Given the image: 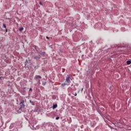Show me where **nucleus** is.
I'll list each match as a JSON object with an SVG mask.
<instances>
[{
  "mask_svg": "<svg viewBox=\"0 0 131 131\" xmlns=\"http://www.w3.org/2000/svg\"><path fill=\"white\" fill-rule=\"evenodd\" d=\"M20 107L18 109V112L21 113V111H22V108H24L25 107V104H24V100H22L20 102Z\"/></svg>",
  "mask_w": 131,
  "mask_h": 131,
  "instance_id": "1",
  "label": "nucleus"
},
{
  "mask_svg": "<svg viewBox=\"0 0 131 131\" xmlns=\"http://www.w3.org/2000/svg\"><path fill=\"white\" fill-rule=\"evenodd\" d=\"M35 80H37L38 81V84H40V79H41V76L40 75H36L35 77Z\"/></svg>",
  "mask_w": 131,
  "mask_h": 131,
  "instance_id": "2",
  "label": "nucleus"
},
{
  "mask_svg": "<svg viewBox=\"0 0 131 131\" xmlns=\"http://www.w3.org/2000/svg\"><path fill=\"white\" fill-rule=\"evenodd\" d=\"M40 58H41V56H40L39 54L35 55L32 56V58L34 59V60H36V61H38Z\"/></svg>",
  "mask_w": 131,
  "mask_h": 131,
  "instance_id": "3",
  "label": "nucleus"
},
{
  "mask_svg": "<svg viewBox=\"0 0 131 131\" xmlns=\"http://www.w3.org/2000/svg\"><path fill=\"white\" fill-rule=\"evenodd\" d=\"M115 106H117V108H119V107H120V102H118L117 100L116 101Z\"/></svg>",
  "mask_w": 131,
  "mask_h": 131,
  "instance_id": "4",
  "label": "nucleus"
},
{
  "mask_svg": "<svg viewBox=\"0 0 131 131\" xmlns=\"http://www.w3.org/2000/svg\"><path fill=\"white\" fill-rule=\"evenodd\" d=\"M36 52H38V54H40V55H41V56H42L43 57H45V55L46 54V52H41L40 51H38L36 49Z\"/></svg>",
  "mask_w": 131,
  "mask_h": 131,
  "instance_id": "5",
  "label": "nucleus"
},
{
  "mask_svg": "<svg viewBox=\"0 0 131 131\" xmlns=\"http://www.w3.org/2000/svg\"><path fill=\"white\" fill-rule=\"evenodd\" d=\"M66 82L68 83H69L70 82V76H68L66 80Z\"/></svg>",
  "mask_w": 131,
  "mask_h": 131,
  "instance_id": "6",
  "label": "nucleus"
},
{
  "mask_svg": "<svg viewBox=\"0 0 131 131\" xmlns=\"http://www.w3.org/2000/svg\"><path fill=\"white\" fill-rule=\"evenodd\" d=\"M14 124L11 123L9 126L10 129H12V128H13V127H14Z\"/></svg>",
  "mask_w": 131,
  "mask_h": 131,
  "instance_id": "7",
  "label": "nucleus"
},
{
  "mask_svg": "<svg viewBox=\"0 0 131 131\" xmlns=\"http://www.w3.org/2000/svg\"><path fill=\"white\" fill-rule=\"evenodd\" d=\"M100 115L102 116V117H103L105 122H107V120L105 119V116H104V115H103V114H100Z\"/></svg>",
  "mask_w": 131,
  "mask_h": 131,
  "instance_id": "8",
  "label": "nucleus"
},
{
  "mask_svg": "<svg viewBox=\"0 0 131 131\" xmlns=\"http://www.w3.org/2000/svg\"><path fill=\"white\" fill-rule=\"evenodd\" d=\"M57 107H58V105H57V104H53L52 108L53 109H56Z\"/></svg>",
  "mask_w": 131,
  "mask_h": 131,
  "instance_id": "9",
  "label": "nucleus"
},
{
  "mask_svg": "<svg viewBox=\"0 0 131 131\" xmlns=\"http://www.w3.org/2000/svg\"><path fill=\"white\" fill-rule=\"evenodd\" d=\"M30 103H31V105L33 106H34L35 105V103L34 101H32L31 100H30Z\"/></svg>",
  "mask_w": 131,
  "mask_h": 131,
  "instance_id": "10",
  "label": "nucleus"
},
{
  "mask_svg": "<svg viewBox=\"0 0 131 131\" xmlns=\"http://www.w3.org/2000/svg\"><path fill=\"white\" fill-rule=\"evenodd\" d=\"M10 131H18V128H17V127H14L13 129L10 130Z\"/></svg>",
  "mask_w": 131,
  "mask_h": 131,
  "instance_id": "11",
  "label": "nucleus"
},
{
  "mask_svg": "<svg viewBox=\"0 0 131 131\" xmlns=\"http://www.w3.org/2000/svg\"><path fill=\"white\" fill-rule=\"evenodd\" d=\"M126 64L127 65H130L131 64V61L130 60H128L126 61Z\"/></svg>",
  "mask_w": 131,
  "mask_h": 131,
  "instance_id": "12",
  "label": "nucleus"
},
{
  "mask_svg": "<svg viewBox=\"0 0 131 131\" xmlns=\"http://www.w3.org/2000/svg\"><path fill=\"white\" fill-rule=\"evenodd\" d=\"M61 85H62V86H65V85H67V83L66 82V81H65V82H64L63 83H62V84H61Z\"/></svg>",
  "mask_w": 131,
  "mask_h": 131,
  "instance_id": "13",
  "label": "nucleus"
},
{
  "mask_svg": "<svg viewBox=\"0 0 131 131\" xmlns=\"http://www.w3.org/2000/svg\"><path fill=\"white\" fill-rule=\"evenodd\" d=\"M23 29H24V28H23V27H21L19 29V31L21 32V31H23Z\"/></svg>",
  "mask_w": 131,
  "mask_h": 131,
  "instance_id": "14",
  "label": "nucleus"
},
{
  "mask_svg": "<svg viewBox=\"0 0 131 131\" xmlns=\"http://www.w3.org/2000/svg\"><path fill=\"white\" fill-rule=\"evenodd\" d=\"M3 27L4 28H5V29L7 28V26L6 25V24H3Z\"/></svg>",
  "mask_w": 131,
  "mask_h": 131,
  "instance_id": "15",
  "label": "nucleus"
},
{
  "mask_svg": "<svg viewBox=\"0 0 131 131\" xmlns=\"http://www.w3.org/2000/svg\"><path fill=\"white\" fill-rule=\"evenodd\" d=\"M47 125H48V126H52V123H47Z\"/></svg>",
  "mask_w": 131,
  "mask_h": 131,
  "instance_id": "16",
  "label": "nucleus"
},
{
  "mask_svg": "<svg viewBox=\"0 0 131 131\" xmlns=\"http://www.w3.org/2000/svg\"><path fill=\"white\" fill-rule=\"evenodd\" d=\"M38 67H39V66H35V67H34V69H37V68H38Z\"/></svg>",
  "mask_w": 131,
  "mask_h": 131,
  "instance_id": "17",
  "label": "nucleus"
},
{
  "mask_svg": "<svg viewBox=\"0 0 131 131\" xmlns=\"http://www.w3.org/2000/svg\"><path fill=\"white\" fill-rule=\"evenodd\" d=\"M60 119V117H56V120H58V119Z\"/></svg>",
  "mask_w": 131,
  "mask_h": 131,
  "instance_id": "18",
  "label": "nucleus"
},
{
  "mask_svg": "<svg viewBox=\"0 0 131 131\" xmlns=\"http://www.w3.org/2000/svg\"><path fill=\"white\" fill-rule=\"evenodd\" d=\"M39 5H40L41 6H42V3H41V2H39Z\"/></svg>",
  "mask_w": 131,
  "mask_h": 131,
  "instance_id": "19",
  "label": "nucleus"
},
{
  "mask_svg": "<svg viewBox=\"0 0 131 131\" xmlns=\"http://www.w3.org/2000/svg\"><path fill=\"white\" fill-rule=\"evenodd\" d=\"M74 95L75 96V97H76L77 96V94L75 93V94H74Z\"/></svg>",
  "mask_w": 131,
  "mask_h": 131,
  "instance_id": "20",
  "label": "nucleus"
},
{
  "mask_svg": "<svg viewBox=\"0 0 131 131\" xmlns=\"http://www.w3.org/2000/svg\"><path fill=\"white\" fill-rule=\"evenodd\" d=\"M46 38H47V39H50V37H48V36L46 37Z\"/></svg>",
  "mask_w": 131,
  "mask_h": 131,
  "instance_id": "21",
  "label": "nucleus"
},
{
  "mask_svg": "<svg viewBox=\"0 0 131 131\" xmlns=\"http://www.w3.org/2000/svg\"><path fill=\"white\" fill-rule=\"evenodd\" d=\"M31 91H32V89H31V88H30V89H29V92H31Z\"/></svg>",
  "mask_w": 131,
  "mask_h": 131,
  "instance_id": "22",
  "label": "nucleus"
},
{
  "mask_svg": "<svg viewBox=\"0 0 131 131\" xmlns=\"http://www.w3.org/2000/svg\"><path fill=\"white\" fill-rule=\"evenodd\" d=\"M46 82H45V83H43V85H46Z\"/></svg>",
  "mask_w": 131,
  "mask_h": 131,
  "instance_id": "23",
  "label": "nucleus"
},
{
  "mask_svg": "<svg viewBox=\"0 0 131 131\" xmlns=\"http://www.w3.org/2000/svg\"><path fill=\"white\" fill-rule=\"evenodd\" d=\"M5 29H6V32H8V29H7V28Z\"/></svg>",
  "mask_w": 131,
  "mask_h": 131,
  "instance_id": "24",
  "label": "nucleus"
},
{
  "mask_svg": "<svg viewBox=\"0 0 131 131\" xmlns=\"http://www.w3.org/2000/svg\"><path fill=\"white\" fill-rule=\"evenodd\" d=\"M101 110H102V111H104V108H101Z\"/></svg>",
  "mask_w": 131,
  "mask_h": 131,
  "instance_id": "25",
  "label": "nucleus"
},
{
  "mask_svg": "<svg viewBox=\"0 0 131 131\" xmlns=\"http://www.w3.org/2000/svg\"><path fill=\"white\" fill-rule=\"evenodd\" d=\"M105 118H106V119H107V120H109V119L107 118L106 117H105Z\"/></svg>",
  "mask_w": 131,
  "mask_h": 131,
  "instance_id": "26",
  "label": "nucleus"
},
{
  "mask_svg": "<svg viewBox=\"0 0 131 131\" xmlns=\"http://www.w3.org/2000/svg\"><path fill=\"white\" fill-rule=\"evenodd\" d=\"M82 91H83V88L81 89V92H82Z\"/></svg>",
  "mask_w": 131,
  "mask_h": 131,
  "instance_id": "27",
  "label": "nucleus"
},
{
  "mask_svg": "<svg viewBox=\"0 0 131 131\" xmlns=\"http://www.w3.org/2000/svg\"><path fill=\"white\" fill-rule=\"evenodd\" d=\"M2 125H3L2 124L0 125V127H2Z\"/></svg>",
  "mask_w": 131,
  "mask_h": 131,
  "instance_id": "28",
  "label": "nucleus"
},
{
  "mask_svg": "<svg viewBox=\"0 0 131 131\" xmlns=\"http://www.w3.org/2000/svg\"><path fill=\"white\" fill-rule=\"evenodd\" d=\"M110 90H112L111 87L110 88Z\"/></svg>",
  "mask_w": 131,
  "mask_h": 131,
  "instance_id": "29",
  "label": "nucleus"
},
{
  "mask_svg": "<svg viewBox=\"0 0 131 131\" xmlns=\"http://www.w3.org/2000/svg\"><path fill=\"white\" fill-rule=\"evenodd\" d=\"M1 78H2V77H0V79H1Z\"/></svg>",
  "mask_w": 131,
  "mask_h": 131,
  "instance_id": "30",
  "label": "nucleus"
},
{
  "mask_svg": "<svg viewBox=\"0 0 131 131\" xmlns=\"http://www.w3.org/2000/svg\"><path fill=\"white\" fill-rule=\"evenodd\" d=\"M26 62H28L27 60H26Z\"/></svg>",
  "mask_w": 131,
  "mask_h": 131,
  "instance_id": "31",
  "label": "nucleus"
},
{
  "mask_svg": "<svg viewBox=\"0 0 131 131\" xmlns=\"http://www.w3.org/2000/svg\"><path fill=\"white\" fill-rule=\"evenodd\" d=\"M32 126V127H33V126Z\"/></svg>",
  "mask_w": 131,
  "mask_h": 131,
  "instance_id": "32",
  "label": "nucleus"
}]
</instances>
